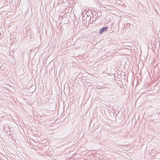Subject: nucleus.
<instances>
[{
	"instance_id": "obj_1",
	"label": "nucleus",
	"mask_w": 160,
	"mask_h": 160,
	"mask_svg": "<svg viewBox=\"0 0 160 160\" xmlns=\"http://www.w3.org/2000/svg\"><path fill=\"white\" fill-rule=\"evenodd\" d=\"M108 27L107 26L103 27L100 29L99 33L100 34H101L104 32L108 30Z\"/></svg>"
},
{
	"instance_id": "obj_2",
	"label": "nucleus",
	"mask_w": 160,
	"mask_h": 160,
	"mask_svg": "<svg viewBox=\"0 0 160 160\" xmlns=\"http://www.w3.org/2000/svg\"><path fill=\"white\" fill-rule=\"evenodd\" d=\"M117 115L116 113H115L114 112H111L110 113V116L112 117V119H116V118L117 116Z\"/></svg>"
},
{
	"instance_id": "obj_3",
	"label": "nucleus",
	"mask_w": 160,
	"mask_h": 160,
	"mask_svg": "<svg viewBox=\"0 0 160 160\" xmlns=\"http://www.w3.org/2000/svg\"><path fill=\"white\" fill-rule=\"evenodd\" d=\"M132 25H131L130 23H126L124 24V27H126V28L130 27V28H131L132 27Z\"/></svg>"
},
{
	"instance_id": "obj_4",
	"label": "nucleus",
	"mask_w": 160,
	"mask_h": 160,
	"mask_svg": "<svg viewBox=\"0 0 160 160\" xmlns=\"http://www.w3.org/2000/svg\"><path fill=\"white\" fill-rule=\"evenodd\" d=\"M5 114H6L4 112H3V113L0 114V118H2L3 117H5Z\"/></svg>"
},
{
	"instance_id": "obj_5",
	"label": "nucleus",
	"mask_w": 160,
	"mask_h": 160,
	"mask_svg": "<svg viewBox=\"0 0 160 160\" xmlns=\"http://www.w3.org/2000/svg\"><path fill=\"white\" fill-rule=\"evenodd\" d=\"M102 15V12L100 11L99 12H98L97 13V17H100Z\"/></svg>"
},
{
	"instance_id": "obj_6",
	"label": "nucleus",
	"mask_w": 160,
	"mask_h": 160,
	"mask_svg": "<svg viewBox=\"0 0 160 160\" xmlns=\"http://www.w3.org/2000/svg\"><path fill=\"white\" fill-rule=\"evenodd\" d=\"M4 130L6 132H7L8 131V130L7 129V128H5V127L4 128Z\"/></svg>"
},
{
	"instance_id": "obj_7",
	"label": "nucleus",
	"mask_w": 160,
	"mask_h": 160,
	"mask_svg": "<svg viewBox=\"0 0 160 160\" xmlns=\"http://www.w3.org/2000/svg\"><path fill=\"white\" fill-rule=\"evenodd\" d=\"M8 135H11V132H10L8 134Z\"/></svg>"
},
{
	"instance_id": "obj_8",
	"label": "nucleus",
	"mask_w": 160,
	"mask_h": 160,
	"mask_svg": "<svg viewBox=\"0 0 160 160\" xmlns=\"http://www.w3.org/2000/svg\"><path fill=\"white\" fill-rule=\"evenodd\" d=\"M97 14H96L95 15V16H96V18H96L97 17Z\"/></svg>"
},
{
	"instance_id": "obj_9",
	"label": "nucleus",
	"mask_w": 160,
	"mask_h": 160,
	"mask_svg": "<svg viewBox=\"0 0 160 160\" xmlns=\"http://www.w3.org/2000/svg\"><path fill=\"white\" fill-rule=\"evenodd\" d=\"M110 88V87H106V88Z\"/></svg>"
}]
</instances>
